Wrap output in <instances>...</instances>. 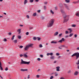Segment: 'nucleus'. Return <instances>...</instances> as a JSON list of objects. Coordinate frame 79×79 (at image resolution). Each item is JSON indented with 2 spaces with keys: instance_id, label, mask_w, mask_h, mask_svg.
<instances>
[{
  "instance_id": "obj_1",
  "label": "nucleus",
  "mask_w": 79,
  "mask_h": 79,
  "mask_svg": "<svg viewBox=\"0 0 79 79\" xmlns=\"http://www.w3.org/2000/svg\"><path fill=\"white\" fill-rule=\"evenodd\" d=\"M33 45V44H29L26 46L25 48H24L25 51H27L28 49L29 48H31L32 47Z\"/></svg>"
},
{
  "instance_id": "obj_2",
  "label": "nucleus",
  "mask_w": 79,
  "mask_h": 79,
  "mask_svg": "<svg viewBox=\"0 0 79 79\" xmlns=\"http://www.w3.org/2000/svg\"><path fill=\"white\" fill-rule=\"evenodd\" d=\"M60 11L63 15V17L65 19L66 18L68 17V16L66 15V13L64 12L63 10L62 9H60Z\"/></svg>"
},
{
  "instance_id": "obj_3",
  "label": "nucleus",
  "mask_w": 79,
  "mask_h": 79,
  "mask_svg": "<svg viewBox=\"0 0 79 79\" xmlns=\"http://www.w3.org/2000/svg\"><path fill=\"white\" fill-rule=\"evenodd\" d=\"M30 63V61L27 62L25 61H23V60L22 59H21V63H20V64H29Z\"/></svg>"
},
{
  "instance_id": "obj_4",
  "label": "nucleus",
  "mask_w": 79,
  "mask_h": 79,
  "mask_svg": "<svg viewBox=\"0 0 79 79\" xmlns=\"http://www.w3.org/2000/svg\"><path fill=\"white\" fill-rule=\"evenodd\" d=\"M54 19H52L51 20L49 23V25H48V27H50L52 26L54 23Z\"/></svg>"
},
{
  "instance_id": "obj_5",
  "label": "nucleus",
  "mask_w": 79,
  "mask_h": 79,
  "mask_svg": "<svg viewBox=\"0 0 79 79\" xmlns=\"http://www.w3.org/2000/svg\"><path fill=\"white\" fill-rule=\"evenodd\" d=\"M75 56H76V59H77L79 57V53H74L73 55H72V57H73Z\"/></svg>"
},
{
  "instance_id": "obj_6",
  "label": "nucleus",
  "mask_w": 79,
  "mask_h": 79,
  "mask_svg": "<svg viewBox=\"0 0 79 79\" xmlns=\"http://www.w3.org/2000/svg\"><path fill=\"white\" fill-rule=\"evenodd\" d=\"M64 6L68 10H69V8L68 6L66 4H64Z\"/></svg>"
},
{
  "instance_id": "obj_7",
  "label": "nucleus",
  "mask_w": 79,
  "mask_h": 79,
  "mask_svg": "<svg viewBox=\"0 0 79 79\" xmlns=\"http://www.w3.org/2000/svg\"><path fill=\"white\" fill-rule=\"evenodd\" d=\"M17 31L18 32L19 34H20L21 33V29H18L17 30Z\"/></svg>"
},
{
  "instance_id": "obj_8",
  "label": "nucleus",
  "mask_w": 79,
  "mask_h": 79,
  "mask_svg": "<svg viewBox=\"0 0 79 79\" xmlns=\"http://www.w3.org/2000/svg\"><path fill=\"white\" fill-rule=\"evenodd\" d=\"M27 69H20V71H23V72H24L25 71H27Z\"/></svg>"
},
{
  "instance_id": "obj_9",
  "label": "nucleus",
  "mask_w": 79,
  "mask_h": 79,
  "mask_svg": "<svg viewBox=\"0 0 79 79\" xmlns=\"http://www.w3.org/2000/svg\"><path fill=\"white\" fill-rule=\"evenodd\" d=\"M69 20V19H64V22H63L64 23H66V22H67Z\"/></svg>"
},
{
  "instance_id": "obj_10",
  "label": "nucleus",
  "mask_w": 79,
  "mask_h": 79,
  "mask_svg": "<svg viewBox=\"0 0 79 79\" xmlns=\"http://www.w3.org/2000/svg\"><path fill=\"white\" fill-rule=\"evenodd\" d=\"M68 30L69 31V33H71L72 32V30L71 28H68Z\"/></svg>"
},
{
  "instance_id": "obj_11",
  "label": "nucleus",
  "mask_w": 79,
  "mask_h": 79,
  "mask_svg": "<svg viewBox=\"0 0 79 79\" xmlns=\"http://www.w3.org/2000/svg\"><path fill=\"white\" fill-rule=\"evenodd\" d=\"M0 69H1L2 70H3V68L2 67V64H1V63L0 61Z\"/></svg>"
},
{
  "instance_id": "obj_12",
  "label": "nucleus",
  "mask_w": 79,
  "mask_h": 79,
  "mask_svg": "<svg viewBox=\"0 0 79 79\" xmlns=\"http://www.w3.org/2000/svg\"><path fill=\"white\" fill-rule=\"evenodd\" d=\"M23 57H25V58H27L28 56H27L26 55V54H25L23 55Z\"/></svg>"
},
{
  "instance_id": "obj_13",
  "label": "nucleus",
  "mask_w": 79,
  "mask_h": 79,
  "mask_svg": "<svg viewBox=\"0 0 79 79\" xmlns=\"http://www.w3.org/2000/svg\"><path fill=\"white\" fill-rule=\"evenodd\" d=\"M55 58V57L54 56H52L50 57V59L51 60H53V59H54Z\"/></svg>"
},
{
  "instance_id": "obj_14",
  "label": "nucleus",
  "mask_w": 79,
  "mask_h": 79,
  "mask_svg": "<svg viewBox=\"0 0 79 79\" xmlns=\"http://www.w3.org/2000/svg\"><path fill=\"white\" fill-rule=\"evenodd\" d=\"M36 39H37L38 41H40L41 40V38H39V37H37Z\"/></svg>"
},
{
  "instance_id": "obj_15",
  "label": "nucleus",
  "mask_w": 79,
  "mask_h": 79,
  "mask_svg": "<svg viewBox=\"0 0 79 79\" xmlns=\"http://www.w3.org/2000/svg\"><path fill=\"white\" fill-rule=\"evenodd\" d=\"M78 72L76 71L74 73V74L75 75H77L78 74Z\"/></svg>"
},
{
  "instance_id": "obj_16",
  "label": "nucleus",
  "mask_w": 79,
  "mask_h": 79,
  "mask_svg": "<svg viewBox=\"0 0 79 79\" xmlns=\"http://www.w3.org/2000/svg\"><path fill=\"white\" fill-rule=\"evenodd\" d=\"M57 42L56 41H52L51 43L56 44L57 43Z\"/></svg>"
},
{
  "instance_id": "obj_17",
  "label": "nucleus",
  "mask_w": 79,
  "mask_h": 79,
  "mask_svg": "<svg viewBox=\"0 0 79 79\" xmlns=\"http://www.w3.org/2000/svg\"><path fill=\"white\" fill-rule=\"evenodd\" d=\"M15 35H13V36L11 38L12 40H13L14 39V38H15Z\"/></svg>"
},
{
  "instance_id": "obj_18",
  "label": "nucleus",
  "mask_w": 79,
  "mask_h": 79,
  "mask_svg": "<svg viewBox=\"0 0 79 79\" xmlns=\"http://www.w3.org/2000/svg\"><path fill=\"white\" fill-rule=\"evenodd\" d=\"M27 0H24V4H26V3H27Z\"/></svg>"
},
{
  "instance_id": "obj_19",
  "label": "nucleus",
  "mask_w": 79,
  "mask_h": 79,
  "mask_svg": "<svg viewBox=\"0 0 79 79\" xmlns=\"http://www.w3.org/2000/svg\"><path fill=\"white\" fill-rule=\"evenodd\" d=\"M73 35V33H70L69 35V37H72Z\"/></svg>"
},
{
  "instance_id": "obj_20",
  "label": "nucleus",
  "mask_w": 79,
  "mask_h": 79,
  "mask_svg": "<svg viewBox=\"0 0 79 79\" xmlns=\"http://www.w3.org/2000/svg\"><path fill=\"white\" fill-rule=\"evenodd\" d=\"M65 2L67 3H69L70 2L69 0H65Z\"/></svg>"
},
{
  "instance_id": "obj_21",
  "label": "nucleus",
  "mask_w": 79,
  "mask_h": 79,
  "mask_svg": "<svg viewBox=\"0 0 79 79\" xmlns=\"http://www.w3.org/2000/svg\"><path fill=\"white\" fill-rule=\"evenodd\" d=\"M58 34V32H57L54 33V35H56Z\"/></svg>"
},
{
  "instance_id": "obj_22",
  "label": "nucleus",
  "mask_w": 79,
  "mask_h": 79,
  "mask_svg": "<svg viewBox=\"0 0 79 79\" xmlns=\"http://www.w3.org/2000/svg\"><path fill=\"white\" fill-rule=\"evenodd\" d=\"M14 41L15 44H16L17 43V40H15Z\"/></svg>"
},
{
  "instance_id": "obj_23",
  "label": "nucleus",
  "mask_w": 79,
  "mask_h": 79,
  "mask_svg": "<svg viewBox=\"0 0 79 79\" xmlns=\"http://www.w3.org/2000/svg\"><path fill=\"white\" fill-rule=\"evenodd\" d=\"M36 14L35 13L34 14H33V16H36Z\"/></svg>"
},
{
  "instance_id": "obj_24",
  "label": "nucleus",
  "mask_w": 79,
  "mask_h": 79,
  "mask_svg": "<svg viewBox=\"0 0 79 79\" xmlns=\"http://www.w3.org/2000/svg\"><path fill=\"white\" fill-rule=\"evenodd\" d=\"M76 26V25L75 24H73L72 25V27H75Z\"/></svg>"
},
{
  "instance_id": "obj_25",
  "label": "nucleus",
  "mask_w": 79,
  "mask_h": 79,
  "mask_svg": "<svg viewBox=\"0 0 79 79\" xmlns=\"http://www.w3.org/2000/svg\"><path fill=\"white\" fill-rule=\"evenodd\" d=\"M76 15L78 16H79V13H77L76 14Z\"/></svg>"
},
{
  "instance_id": "obj_26",
  "label": "nucleus",
  "mask_w": 79,
  "mask_h": 79,
  "mask_svg": "<svg viewBox=\"0 0 79 79\" xmlns=\"http://www.w3.org/2000/svg\"><path fill=\"white\" fill-rule=\"evenodd\" d=\"M37 39V38L36 37H33V40H36Z\"/></svg>"
},
{
  "instance_id": "obj_27",
  "label": "nucleus",
  "mask_w": 79,
  "mask_h": 79,
  "mask_svg": "<svg viewBox=\"0 0 79 79\" xmlns=\"http://www.w3.org/2000/svg\"><path fill=\"white\" fill-rule=\"evenodd\" d=\"M59 6H60V7H62L63 5L62 4H60V5H59Z\"/></svg>"
},
{
  "instance_id": "obj_28",
  "label": "nucleus",
  "mask_w": 79,
  "mask_h": 79,
  "mask_svg": "<svg viewBox=\"0 0 79 79\" xmlns=\"http://www.w3.org/2000/svg\"><path fill=\"white\" fill-rule=\"evenodd\" d=\"M40 77V75H36V77H37V78H39V77Z\"/></svg>"
},
{
  "instance_id": "obj_29",
  "label": "nucleus",
  "mask_w": 79,
  "mask_h": 79,
  "mask_svg": "<svg viewBox=\"0 0 79 79\" xmlns=\"http://www.w3.org/2000/svg\"><path fill=\"white\" fill-rule=\"evenodd\" d=\"M41 59L40 58H38L37 59V60H38V61H40V60Z\"/></svg>"
},
{
  "instance_id": "obj_30",
  "label": "nucleus",
  "mask_w": 79,
  "mask_h": 79,
  "mask_svg": "<svg viewBox=\"0 0 79 79\" xmlns=\"http://www.w3.org/2000/svg\"><path fill=\"white\" fill-rule=\"evenodd\" d=\"M69 33V32L68 31H66L65 32V34H68Z\"/></svg>"
},
{
  "instance_id": "obj_31",
  "label": "nucleus",
  "mask_w": 79,
  "mask_h": 79,
  "mask_svg": "<svg viewBox=\"0 0 79 79\" xmlns=\"http://www.w3.org/2000/svg\"><path fill=\"white\" fill-rule=\"evenodd\" d=\"M50 12L52 14H54V12L52 11V10H50Z\"/></svg>"
},
{
  "instance_id": "obj_32",
  "label": "nucleus",
  "mask_w": 79,
  "mask_h": 79,
  "mask_svg": "<svg viewBox=\"0 0 79 79\" xmlns=\"http://www.w3.org/2000/svg\"><path fill=\"white\" fill-rule=\"evenodd\" d=\"M65 47V46L64 45H60V47Z\"/></svg>"
},
{
  "instance_id": "obj_33",
  "label": "nucleus",
  "mask_w": 79,
  "mask_h": 79,
  "mask_svg": "<svg viewBox=\"0 0 79 79\" xmlns=\"http://www.w3.org/2000/svg\"><path fill=\"white\" fill-rule=\"evenodd\" d=\"M43 47V46H42V44H40L39 45V47H40V48H42Z\"/></svg>"
},
{
  "instance_id": "obj_34",
  "label": "nucleus",
  "mask_w": 79,
  "mask_h": 79,
  "mask_svg": "<svg viewBox=\"0 0 79 79\" xmlns=\"http://www.w3.org/2000/svg\"><path fill=\"white\" fill-rule=\"evenodd\" d=\"M18 38L19 39H20L21 38V36H18Z\"/></svg>"
},
{
  "instance_id": "obj_35",
  "label": "nucleus",
  "mask_w": 79,
  "mask_h": 79,
  "mask_svg": "<svg viewBox=\"0 0 79 79\" xmlns=\"http://www.w3.org/2000/svg\"><path fill=\"white\" fill-rule=\"evenodd\" d=\"M49 55H50V53H47V56H48Z\"/></svg>"
},
{
  "instance_id": "obj_36",
  "label": "nucleus",
  "mask_w": 79,
  "mask_h": 79,
  "mask_svg": "<svg viewBox=\"0 0 79 79\" xmlns=\"http://www.w3.org/2000/svg\"><path fill=\"white\" fill-rule=\"evenodd\" d=\"M34 2V0H30V2L31 3H32Z\"/></svg>"
},
{
  "instance_id": "obj_37",
  "label": "nucleus",
  "mask_w": 79,
  "mask_h": 79,
  "mask_svg": "<svg viewBox=\"0 0 79 79\" xmlns=\"http://www.w3.org/2000/svg\"><path fill=\"white\" fill-rule=\"evenodd\" d=\"M53 76H51L50 78V79H53Z\"/></svg>"
},
{
  "instance_id": "obj_38",
  "label": "nucleus",
  "mask_w": 79,
  "mask_h": 79,
  "mask_svg": "<svg viewBox=\"0 0 79 79\" xmlns=\"http://www.w3.org/2000/svg\"><path fill=\"white\" fill-rule=\"evenodd\" d=\"M56 56H59V55H60V54H59V53H56Z\"/></svg>"
},
{
  "instance_id": "obj_39",
  "label": "nucleus",
  "mask_w": 79,
  "mask_h": 79,
  "mask_svg": "<svg viewBox=\"0 0 79 79\" xmlns=\"http://www.w3.org/2000/svg\"><path fill=\"white\" fill-rule=\"evenodd\" d=\"M53 55V54L52 53H50V55L51 56H52Z\"/></svg>"
},
{
  "instance_id": "obj_40",
  "label": "nucleus",
  "mask_w": 79,
  "mask_h": 79,
  "mask_svg": "<svg viewBox=\"0 0 79 79\" xmlns=\"http://www.w3.org/2000/svg\"><path fill=\"white\" fill-rule=\"evenodd\" d=\"M62 41H62V40H60L58 42H60V43H61L62 42Z\"/></svg>"
},
{
  "instance_id": "obj_41",
  "label": "nucleus",
  "mask_w": 79,
  "mask_h": 79,
  "mask_svg": "<svg viewBox=\"0 0 79 79\" xmlns=\"http://www.w3.org/2000/svg\"><path fill=\"white\" fill-rule=\"evenodd\" d=\"M26 17H27V19H29V18H30V17H29V16L28 15H27V16Z\"/></svg>"
},
{
  "instance_id": "obj_42",
  "label": "nucleus",
  "mask_w": 79,
  "mask_h": 79,
  "mask_svg": "<svg viewBox=\"0 0 79 79\" xmlns=\"http://www.w3.org/2000/svg\"><path fill=\"white\" fill-rule=\"evenodd\" d=\"M56 69H60V67H59V66L57 67H56Z\"/></svg>"
},
{
  "instance_id": "obj_43",
  "label": "nucleus",
  "mask_w": 79,
  "mask_h": 79,
  "mask_svg": "<svg viewBox=\"0 0 79 79\" xmlns=\"http://www.w3.org/2000/svg\"><path fill=\"white\" fill-rule=\"evenodd\" d=\"M19 56L20 57H21L23 56V55L22 54H20V55Z\"/></svg>"
},
{
  "instance_id": "obj_44",
  "label": "nucleus",
  "mask_w": 79,
  "mask_h": 79,
  "mask_svg": "<svg viewBox=\"0 0 79 79\" xmlns=\"http://www.w3.org/2000/svg\"><path fill=\"white\" fill-rule=\"evenodd\" d=\"M40 56L41 58H43V56L42 55H40Z\"/></svg>"
},
{
  "instance_id": "obj_45",
  "label": "nucleus",
  "mask_w": 79,
  "mask_h": 79,
  "mask_svg": "<svg viewBox=\"0 0 79 79\" xmlns=\"http://www.w3.org/2000/svg\"><path fill=\"white\" fill-rule=\"evenodd\" d=\"M26 34L27 35H29V32H27V33H26Z\"/></svg>"
},
{
  "instance_id": "obj_46",
  "label": "nucleus",
  "mask_w": 79,
  "mask_h": 79,
  "mask_svg": "<svg viewBox=\"0 0 79 79\" xmlns=\"http://www.w3.org/2000/svg\"><path fill=\"white\" fill-rule=\"evenodd\" d=\"M7 40L6 39V38L4 39V41L5 42Z\"/></svg>"
},
{
  "instance_id": "obj_47",
  "label": "nucleus",
  "mask_w": 79,
  "mask_h": 79,
  "mask_svg": "<svg viewBox=\"0 0 79 79\" xmlns=\"http://www.w3.org/2000/svg\"><path fill=\"white\" fill-rule=\"evenodd\" d=\"M58 74L57 73H55V76H58Z\"/></svg>"
},
{
  "instance_id": "obj_48",
  "label": "nucleus",
  "mask_w": 79,
  "mask_h": 79,
  "mask_svg": "<svg viewBox=\"0 0 79 79\" xmlns=\"http://www.w3.org/2000/svg\"><path fill=\"white\" fill-rule=\"evenodd\" d=\"M76 64L77 65H78V64H79V60H78V62Z\"/></svg>"
},
{
  "instance_id": "obj_49",
  "label": "nucleus",
  "mask_w": 79,
  "mask_h": 79,
  "mask_svg": "<svg viewBox=\"0 0 79 79\" xmlns=\"http://www.w3.org/2000/svg\"><path fill=\"white\" fill-rule=\"evenodd\" d=\"M59 48L60 49H62V47H60H60H59Z\"/></svg>"
},
{
  "instance_id": "obj_50",
  "label": "nucleus",
  "mask_w": 79,
  "mask_h": 79,
  "mask_svg": "<svg viewBox=\"0 0 79 79\" xmlns=\"http://www.w3.org/2000/svg\"><path fill=\"white\" fill-rule=\"evenodd\" d=\"M27 78V79H29V78H30V75H29L28 76Z\"/></svg>"
},
{
  "instance_id": "obj_51",
  "label": "nucleus",
  "mask_w": 79,
  "mask_h": 79,
  "mask_svg": "<svg viewBox=\"0 0 79 79\" xmlns=\"http://www.w3.org/2000/svg\"><path fill=\"white\" fill-rule=\"evenodd\" d=\"M11 32H9L8 33V34L9 35H11Z\"/></svg>"
},
{
  "instance_id": "obj_52",
  "label": "nucleus",
  "mask_w": 79,
  "mask_h": 79,
  "mask_svg": "<svg viewBox=\"0 0 79 79\" xmlns=\"http://www.w3.org/2000/svg\"><path fill=\"white\" fill-rule=\"evenodd\" d=\"M37 12L38 13H40V10H37Z\"/></svg>"
},
{
  "instance_id": "obj_53",
  "label": "nucleus",
  "mask_w": 79,
  "mask_h": 79,
  "mask_svg": "<svg viewBox=\"0 0 79 79\" xmlns=\"http://www.w3.org/2000/svg\"><path fill=\"white\" fill-rule=\"evenodd\" d=\"M5 70L6 71H7L8 70V68H6V69H5Z\"/></svg>"
},
{
  "instance_id": "obj_54",
  "label": "nucleus",
  "mask_w": 79,
  "mask_h": 79,
  "mask_svg": "<svg viewBox=\"0 0 79 79\" xmlns=\"http://www.w3.org/2000/svg\"><path fill=\"white\" fill-rule=\"evenodd\" d=\"M61 40H62V41H64V38H62Z\"/></svg>"
},
{
  "instance_id": "obj_55",
  "label": "nucleus",
  "mask_w": 79,
  "mask_h": 79,
  "mask_svg": "<svg viewBox=\"0 0 79 79\" xmlns=\"http://www.w3.org/2000/svg\"><path fill=\"white\" fill-rule=\"evenodd\" d=\"M74 37L75 38H76L77 37V35L76 34H75L74 35Z\"/></svg>"
},
{
  "instance_id": "obj_56",
  "label": "nucleus",
  "mask_w": 79,
  "mask_h": 79,
  "mask_svg": "<svg viewBox=\"0 0 79 79\" xmlns=\"http://www.w3.org/2000/svg\"><path fill=\"white\" fill-rule=\"evenodd\" d=\"M71 71H69L68 72V73H71Z\"/></svg>"
},
{
  "instance_id": "obj_57",
  "label": "nucleus",
  "mask_w": 79,
  "mask_h": 79,
  "mask_svg": "<svg viewBox=\"0 0 79 79\" xmlns=\"http://www.w3.org/2000/svg\"><path fill=\"white\" fill-rule=\"evenodd\" d=\"M57 9V7H55V9L56 10Z\"/></svg>"
},
{
  "instance_id": "obj_58",
  "label": "nucleus",
  "mask_w": 79,
  "mask_h": 79,
  "mask_svg": "<svg viewBox=\"0 0 79 79\" xmlns=\"http://www.w3.org/2000/svg\"><path fill=\"white\" fill-rule=\"evenodd\" d=\"M62 35V33H60V34H59V36H61Z\"/></svg>"
},
{
  "instance_id": "obj_59",
  "label": "nucleus",
  "mask_w": 79,
  "mask_h": 79,
  "mask_svg": "<svg viewBox=\"0 0 79 79\" xmlns=\"http://www.w3.org/2000/svg\"><path fill=\"white\" fill-rule=\"evenodd\" d=\"M23 46H20V48H23Z\"/></svg>"
},
{
  "instance_id": "obj_60",
  "label": "nucleus",
  "mask_w": 79,
  "mask_h": 79,
  "mask_svg": "<svg viewBox=\"0 0 79 79\" xmlns=\"http://www.w3.org/2000/svg\"><path fill=\"white\" fill-rule=\"evenodd\" d=\"M56 70L57 71H59L60 70L58 69H57Z\"/></svg>"
},
{
  "instance_id": "obj_61",
  "label": "nucleus",
  "mask_w": 79,
  "mask_h": 79,
  "mask_svg": "<svg viewBox=\"0 0 79 79\" xmlns=\"http://www.w3.org/2000/svg\"><path fill=\"white\" fill-rule=\"evenodd\" d=\"M20 27H23V25H20Z\"/></svg>"
},
{
  "instance_id": "obj_62",
  "label": "nucleus",
  "mask_w": 79,
  "mask_h": 79,
  "mask_svg": "<svg viewBox=\"0 0 79 79\" xmlns=\"http://www.w3.org/2000/svg\"><path fill=\"white\" fill-rule=\"evenodd\" d=\"M77 68L78 69H79V65H78Z\"/></svg>"
},
{
  "instance_id": "obj_63",
  "label": "nucleus",
  "mask_w": 79,
  "mask_h": 79,
  "mask_svg": "<svg viewBox=\"0 0 79 79\" xmlns=\"http://www.w3.org/2000/svg\"><path fill=\"white\" fill-rule=\"evenodd\" d=\"M60 79H64L63 77H61V78H60Z\"/></svg>"
},
{
  "instance_id": "obj_64",
  "label": "nucleus",
  "mask_w": 79,
  "mask_h": 79,
  "mask_svg": "<svg viewBox=\"0 0 79 79\" xmlns=\"http://www.w3.org/2000/svg\"><path fill=\"white\" fill-rule=\"evenodd\" d=\"M77 50H79V47H78L77 48Z\"/></svg>"
}]
</instances>
